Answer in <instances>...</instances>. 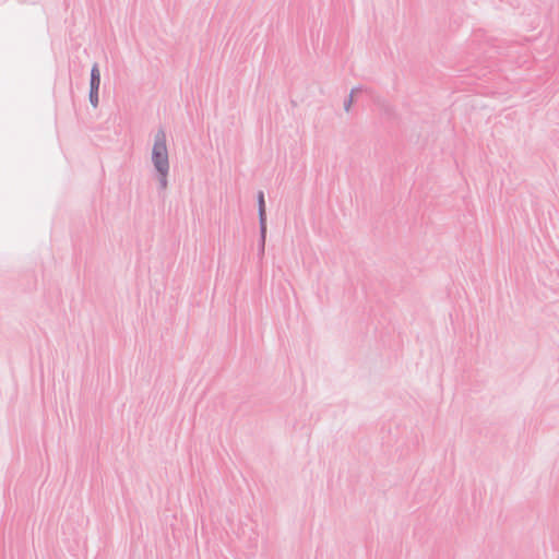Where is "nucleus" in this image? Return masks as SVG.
Segmentation results:
<instances>
[{"label": "nucleus", "instance_id": "1", "mask_svg": "<svg viewBox=\"0 0 559 559\" xmlns=\"http://www.w3.org/2000/svg\"><path fill=\"white\" fill-rule=\"evenodd\" d=\"M153 163L160 174V183L166 187V175L168 173V153L166 146V136L164 132L157 133L152 153Z\"/></svg>", "mask_w": 559, "mask_h": 559}, {"label": "nucleus", "instance_id": "2", "mask_svg": "<svg viewBox=\"0 0 559 559\" xmlns=\"http://www.w3.org/2000/svg\"><path fill=\"white\" fill-rule=\"evenodd\" d=\"M259 215H260L262 237L264 238L266 225H265V202H264V195L262 192L259 193Z\"/></svg>", "mask_w": 559, "mask_h": 559}, {"label": "nucleus", "instance_id": "3", "mask_svg": "<svg viewBox=\"0 0 559 559\" xmlns=\"http://www.w3.org/2000/svg\"><path fill=\"white\" fill-rule=\"evenodd\" d=\"M99 85H100V73H99L97 64H95L92 68V72H91V90H93V92L98 91Z\"/></svg>", "mask_w": 559, "mask_h": 559}, {"label": "nucleus", "instance_id": "4", "mask_svg": "<svg viewBox=\"0 0 559 559\" xmlns=\"http://www.w3.org/2000/svg\"><path fill=\"white\" fill-rule=\"evenodd\" d=\"M90 100H91V103H92V105L94 107L97 106V104H98V91L93 92V90H91V92H90Z\"/></svg>", "mask_w": 559, "mask_h": 559}]
</instances>
